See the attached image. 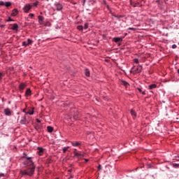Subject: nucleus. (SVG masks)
Masks as SVG:
<instances>
[{"label": "nucleus", "instance_id": "f257e3e1", "mask_svg": "<svg viewBox=\"0 0 179 179\" xmlns=\"http://www.w3.org/2000/svg\"><path fill=\"white\" fill-rule=\"evenodd\" d=\"M24 164L27 169L20 171V174H22V176H28L29 177H31V176L34 174V170L36 169L34 162L31 161H27L24 162Z\"/></svg>", "mask_w": 179, "mask_h": 179}, {"label": "nucleus", "instance_id": "f03ea898", "mask_svg": "<svg viewBox=\"0 0 179 179\" xmlns=\"http://www.w3.org/2000/svg\"><path fill=\"white\" fill-rule=\"evenodd\" d=\"M134 73H141L142 72V66H138L136 68H132Z\"/></svg>", "mask_w": 179, "mask_h": 179}, {"label": "nucleus", "instance_id": "7ed1b4c3", "mask_svg": "<svg viewBox=\"0 0 179 179\" xmlns=\"http://www.w3.org/2000/svg\"><path fill=\"white\" fill-rule=\"evenodd\" d=\"M55 7L56 8V10H57L58 12H59L60 10H62V8H64L62 6V4L58 2L55 3Z\"/></svg>", "mask_w": 179, "mask_h": 179}, {"label": "nucleus", "instance_id": "20e7f679", "mask_svg": "<svg viewBox=\"0 0 179 179\" xmlns=\"http://www.w3.org/2000/svg\"><path fill=\"white\" fill-rule=\"evenodd\" d=\"M31 8H33V6L30 4H26L23 8V10L25 12V13H28L29 10H30Z\"/></svg>", "mask_w": 179, "mask_h": 179}, {"label": "nucleus", "instance_id": "39448f33", "mask_svg": "<svg viewBox=\"0 0 179 179\" xmlns=\"http://www.w3.org/2000/svg\"><path fill=\"white\" fill-rule=\"evenodd\" d=\"M20 122L22 125H26V124H29V121H27V120L26 119V115L21 117V120H20Z\"/></svg>", "mask_w": 179, "mask_h": 179}, {"label": "nucleus", "instance_id": "423d86ee", "mask_svg": "<svg viewBox=\"0 0 179 179\" xmlns=\"http://www.w3.org/2000/svg\"><path fill=\"white\" fill-rule=\"evenodd\" d=\"M73 155L78 159H82V157H85V155L82 154L80 152H78L76 151H74Z\"/></svg>", "mask_w": 179, "mask_h": 179}, {"label": "nucleus", "instance_id": "0eeeda50", "mask_svg": "<svg viewBox=\"0 0 179 179\" xmlns=\"http://www.w3.org/2000/svg\"><path fill=\"white\" fill-rule=\"evenodd\" d=\"M32 43H33V41H31V39L28 38L27 41L22 42V45H24V47H27V45H31Z\"/></svg>", "mask_w": 179, "mask_h": 179}, {"label": "nucleus", "instance_id": "6e6552de", "mask_svg": "<svg viewBox=\"0 0 179 179\" xmlns=\"http://www.w3.org/2000/svg\"><path fill=\"white\" fill-rule=\"evenodd\" d=\"M26 86H27V85L24 83L20 84L19 89H20V92H21V93H23V90H24V88L26 87Z\"/></svg>", "mask_w": 179, "mask_h": 179}, {"label": "nucleus", "instance_id": "1a4fd4ad", "mask_svg": "<svg viewBox=\"0 0 179 179\" xmlns=\"http://www.w3.org/2000/svg\"><path fill=\"white\" fill-rule=\"evenodd\" d=\"M38 154L39 155V156H43V153L44 152V149H43V148H38Z\"/></svg>", "mask_w": 179, "mask_h": 179}, {"label": "nucleus", "instance_id": "9d476101", "mask_svg": "<svg viewBox=\"0 0 179 179\" xmlns=\"http://www.w3.org/2000/svg\"><path fill=\"white\" fill-rule=\"evenodd\" d=\"M38 22H39L40 24H43V22H44V17H43L41 15H38Z\"/></svg>", "mask_w": 179, "mask_h": 179}, {"label": "nucleus", "instance_id": "9b49d317", "mask_svg": "<svg viewBox=\"0 0 179 179\" xmlns=\"http://www.w3.org/2000/svg\"><path fill=\"white\" fill-rule=\"evenodd\" d=\"M23 157H24V159H27V160H25V161H24V162H33V161L31 160V157H27V155H26V154H24Z\"/></svg>", "mask_w": 179, "mask_h": 179}, {"label": "nucleus", "instance_id": "f8f14e48", "mask_svg": "<svg viewBox=\"0 0 179 179\" xmlns=\"http://www.w3.org/2000/svg\"><path fill=\"white\" fill-rule=\"evenodd\" d=\"M17 13H18L17 9L14 8L12 11L11 16H17Z\"/></svg>", "mask_w": 179, "mask_h": 179}, {"label": "nucleus", "instance_id": "ddd939ff", "mask_svg": "<svg viewBox=\"0 0 179 179\" xmlns=\"http://www.w3.org/2000/svg\"><path fill=\"white\" fill-rule=\"evenodd\" d=\"M4 113H5L6 115H10L12 114L10 108L5 109Z\"/></svg>", "mask_w": 179, "mask_h": 179}, {"label": "nucleus", "instance_id": "4468645a", "mask_svg": "<svg viewBox=\"0 0 179 179\" xmlns=\"http://www.w3.org/2000/svg\"><path fill=\"white\" fill-rule=\"evenodd\" d=\"M156 87H157V85L156 84H152L148 86V89H150V90H152V89H156Z\"/></svg>", "mask_w": 179, "mask_h": 179}, {"label": "nucleus", "instance_id": "2eb2a0df", "mask_svg": "<svg viewBox=\"0 0 179 179\" xmlns=\"http://www.w3.org/2000/svg\"><path fill=\"white\" fill-rule=\"evenodd\" d=\"M71 143L73 146H79L81 145L80 142H78V141H76V142L71 141Z\"/></svg>", "mask_w": 179, "mask_h": 179}, {"label": "nucleus", "instance_id": "dca6fc26", "mask_svg": "<svg viewBox=\"0 0 179 179\" xmlns=\"http://www.w3.org/2000/svg\"><path fill=\"white\" fill-rule=\"evenodd\" d=\"M19 28V25H17V24H12V29L14 30V31H17V29Z\"/></svg>", "mask_w": 179, "mask_h": 179}, {"label": "nucleus", "instance_id": "f3484780", "mask_svg": "<svg viewBox=\"0 0 179 179\" xmlns=\"http://www.w3.org/2000/svg\"><path fill=\"white\" fill-rule=\"evenodd\" d=\"M133 6H134V8H138L139 6H142V4L139 1H138L136 3H134L133 4Z\"/></svg>", "mask_w": 179, "mask_h": 179}, {"label": "nucleus", "instance_id": "a211bd4d", "mask_svg": "<svg viewBox=\"0 0 179 179\" xmlns=\"http://www.w3.org/2000/svg\"><path fill=\"white\" fill-rule=\"evenodd\" d=\"M31 94V90L28 88L25 92V96H30Z\"/></svg>", "mask_w": 179, "mask_h": 179}, {"label": "nucleus", "instance_id": "6ab92c4d", "mask_svg": "<svg viewBox=\"0 0 179 179\" xmlns=\"http://www.w3.org/2000/svg\"><path fill=\"white\" fill-rule=\"evenodd\" d=\"M113 41H115V43H120V42L122 41V38H118V37L114 38Z\"/></svg>", "mask_w": 179, "mask_h": 179}, {"label": "nucleus", "instance_id": "aec40b11", "mask_svg": "<svg viewBox=\"0 0 179 179\" xmlns=\"http://www.w3.org/2000/svg\"><path fill=\"white\" fill-rule=\"evenodd\" d=\"M85 76H87V78H89V76H90V71H89V69H86L85 70Z\"/></svg>", "mask_w": 179, "mask_h": 179}, {"label": "nucleus", "instance_id": "412c9836", "mask_svg": "<svg viewBox=\"0 0 179 179\" xmlns=\"http://www.w3.org/2000/svg\"><path fill=\"white\" fill-rule=\"evenodd\" d=\"M122 84L125 86L126 87H127L128 86H129V83H128V82L125 81V80H122Z\"/></svg>", "mask_w": 179, "mask_h": 179}, {"label": "nucleus", "instance_id": "4be33fe9", "mask_svg": "<svg viewBox=\"0 0 179 179\" xmlns=\"http://www.w3.org/2000/svg\"><path fill=\"white\" fill-rule=\"evenodd\" d=\"M131 115H132L133 118L136 117V112H135V110H131Z\"/></svg>", "mask_w": 179, "mask_h": 179}, {"label": "nucleus", "instance_id": "5701e85b", "mask_svg": "<svg viewBox=\"0 0 179 179\" xmlns=\"http://www.w3.org/2000/svg\"><path fill=\"white\" fill-rule=\"evenodd\" d=\"M47 129H48V132H50V133H51V132H52V131H54V128H52V127H51V126H48L47 127Z\"/></svg>", "mask_w": 179, "mask_h": 179}, {"label": "nucleus", "instance_id": "b1692460", "mask_svg": "<svg viewBox=\"0 0 179 179\" xmlns=\"http://www.w3.org/2000/svg\"><path fill=\"white\" fill-rule=\"evenodd\" d=\"M27 114H29V115H33V114H34V108H32L31 110H29V112H27L26 115H27Z\"/></svg>", "mask_w": 179, "mask_h": 179}, {"label": "nucleus", "instance_id": "393cba45", "mask_svg": "<svg viewBox=\"0 0 179 179\" xmlns=\"http://www.w3.org/2000/svg\"><path fill=\"white\" fill-rule=\"evenodd\" d=\"M4 5H5V6H6L7 8H8V6H10V5H12V3H10V2H6L5 3H4Z\"/></svg>", "mask_w": 179, "mask_h": 179}, {"label": "nucleus", "instance_id": "a878e982", "mask_svg": "<svg viewBox=\"0 0 179 179\" xmlns=\"http://www.w3.org/2000/svg\"><path fill=\"white\" fill-rule=\"evenodd\" d=\"M172 166L175 169H179V164H173Z\"/></svg>", "mask_w": 179, "mask_h": 179}, {"label": "nucleus", "instance_id": "bb28decb", "mask_svg": "<svg viewBox=\"0 0 179 179\" xmlns=\"http://www.w3.org/2000/svg\"><path fill=\"white\" fill-rule=\"evenodd\" d=\"M69 149V147H65L63 148V153H66V151Z\"/></svg>", "mask_w": 179, "mask_h": 179}, {"label": "nucleus", "instance_id": "cd10ccee", "mask_svg": "<svg viewBox=\"0 0 179 179\" xmlns=\"http://www.w3.org/2000/svg\"><path fill=\"white\" fill-rule=\"evenodd\" d=\"M73 119H74V120H78V113H75V114L73 115Z\"/></svg>", "mask_w": 179, "mask_h": 179}, {"label": "nucleus", "instance_id": "c85d7f7f", "mask_svg": "<svg viewBox=\"0 0 179 179\" xmlns=\"http://www.w3.org/2000/svg\"><path fill=\"white\" fill-rule=\"evenodd\" d=\"M87 27H89V24L85 23L84 25V29L86 30V29H87Z\"/></svg>", "mask_w": 179, "mask_h": 179}, {"label": "nucleus", "instance_id": "c756f323", "mask_svg": "<svg viewBox=\"0 0 179 179\" xmlns=\"http://www.w3.org/2000/svg\"><path fill=\"white\" fill-rule=\"evenodd\" d=\"M78 30H83V26H82V25L78 26Z\"/></svg>", "mask_w": 179, "mask_h": 179}, {"label": "nucleus", "instance_id": "7c9ffc66", "mask_svg": "<svg viewBox=\"0 0 179 179\" xmlns=\"http://www.w3.org/2000/svg\"><path fill=\"white\" fill-rule=\"evenodd\" d=\"M134 62H135V64H139V60L138 59H134Z\"/></svg>", "mask_w": 179, "mask_h": 179}, {"label": "nucleus", "instance_id": "2f4dec72", "mask_svg": "<svg viewBox=\"0 0 179 179\" xmlns=\"http://www.w3.org/2000/svg\"><path fill=\"white\" fill-rule=\"evenodd\" d=\"M37 5H38V1H36L35 3H33L32 6H37Z\"/></svg>", "mask_w": 179, "mask_h": 179}, {"label": "nucleus", "instance_id": "473e14b6", "mask_svg": "<svg viewBox=\"0 0 179 179\" xmlns=\"http://www.w3.org/2000/svg\"><path fill=\"white\" fill-rule=\"evenodd\" d=\"M6 22H13V20L12 18L8 17V19L6 20Z\"/></svg>", "mask_w": 179, "mask_h": 179}, {"label": "nucleus", "instance_id": "72a5a7b5", "mask_svg": "<svg viewBox=\"0 0 179 179\" xmlns=\"http://www.w3.org/2000/svg\"><path fill=\"white\" fill-rule=\"evenodd\" d=\"M3 73H0V80H2V76H3Z\"/></svg>", "mask_w": 179, "mask_h": 179}, {"label": "nucleus", "instance_id": "f704fd0d", "mask_svg": "<svg viewBox=\"0 0 179 179\" xmlns=\"http://www.w3.org/2000/svg\"><path fill=\"white\" fill-rule=\"evenodd\" d=\"M5 5V3L3 1H0V6H3Z\"/></svg>", "mask_w": 179, "mask_h": 179}, {"label": "nucleus", "instance_id": "c9c22d12", "mask_svg": "<svg viewBox=\"0 0 179 179\" xmlns=\"http://www.w3.org/2000/svg\"><path fill=\"white\" fill-rule=\"evenodd\" d=\"M29 16H30L31 18H32V17H34V14L30 13V14L29 15Z\"/></svg>", "mask_w": 179, "mask_h": 179}, {"label": "nucleus", "instance_id": "e433bc0d", "mask_svg": "<svg viewBox=\"0 0 179 179\" xmlns=\"http://www.w3.org/2000/svg\"><path fill=\"white\" fill-rule=\"evenodd\" d=\"M1 177H5V174H3V173H0V178H1Z\"/></svg>", "mask_w": 179, "mask_h": 179}, {"label": "nucleus", "instance_id": "4c0bfd02", "mask_svg": "<svg viewBox=\"0 0 179 179\" xmlns=\"http://www.w3.org/2000/svg\"><path fill=\"white\" fill-rule=\"evenodd\" d=\"M98 169H99V170H101V165L99 164V165L98 166Z\"/></svg>", "mask_w": 179, "mask_h": 179}, {"label": "nucleus", "instance_id": "58836bf2", "mask_svg": "<svg viewBox=\"0 0 179 179\" xmlns=\"http://www.w3.org/2000/svg\"><path fill=\"white\" fill-rule=\"evenodd\" d=\"M172 48H177V45H173Z\"/></svg>", "mask_w": 179, "mask_h": 179}, {"label": "nucleus", "instance_id": "ea45409f", "mask_svg": "<svg viewBox=\"0 0 179 179\" xmlns=\"http://www.w3.org/2000/svg\"><path fill=\"white\" fill-rule=\"evenodd\" d=\"M138 90L140 93H142V90L141 88H138Z\"/></svg>", "mask_w": 179, "mask_h": 179}, {"label": "nucleus", "instance_id": "a19ab883", "mask_svg": "<svg viewBox=\"0 0 179 179\" xmlns=\"http://www.w3.org/2000/svg\"><path fill=\"white\" fill-rule=\"evenodd\" d=\"M0 27H1V29H3V27H5V25H3V24L1 25L0 24Z\"/></svg>", "mask_w": 179, "mask_h": 179}, {"label": "nucleus", "instance_id": "79ce46f5", "mask_svg": "<svg viewBox=\"0 0 179 179\" xmlns=\"http://www.w3.org/2000/svg\"><path fill=\"white\" fill-rule=\"evenodd\" d=\"M83 5H85V3H86V0H83Z\"/></svg>", "mask_w": 179, "mask_h": 179}, {"label": "nucleus", "instance_id": "37998d69", "mask_svg": "<svg viewBox=\"0 0 179 179\" xmlns=\"http://www.w3.org/2000/svg\"><path fill=\"white\" fill-rule=\"evenodd\" d=\"M37 122H41V121H40V120L37 119L36 120Z\"/></svg>", "mask_w": 179, "mask_h": 179}, {"label": "nucleus", "instance_id": "c03bdc74", "mask_svg": "<svg viewBox=\"0 0 179 179\" xmlns=\"http://www.w3.org/2000/svg\"><path fill=\"white\" fill-rule=\"evenodd\" d=\"M23 113H25V114H26V113H27V112H26V109L23 110Z\"/></svg>", "mask_w": 179, "mask_h": 179}, {"label": "nucleus", "instance_id": "a18cd8bd", "mask_svg": "<svg viewBox=\"0 0 179 179\" xmlns=\"http://www.w3.org/2000/svg\"><path fill=\"white\" fill-rule=\"evenodd\" d=\"M142 94H146V93L145 92H141Z\"/></svg>", "mask_w": 179, "mask_h": 179}, {"label": "nucleus", "instance_id": "49530a36", "mask_svg": "<svg viewBox=\"0 0 179 179\" xmlns=\"http://www.w3.org/2000/svg\"><path fill=\"white\" fill-rule=\"evenodd\" d=\"M129 30H134V28H129Z\"/></svg>", "mask_w": 179, "mask_h": 179}, {"label": "nucleus", "instance_id": "de8ad7c7", "mask_svg": "<svg viewBox=\"0 0 179 179\" xmlns=\"http://www.w3.org/2000/svg\"><path fill=\"white\" fill-rule=\"evenodd\" d=\"M75 152H76V150H78L76 148L74 149Z\"/></svg>", "mask_w": 179, "mask_h": 179}, {"label": "nucleus", "instance_id": "09e8293b", "mask_svg": "<svg viewBox=\"0 0 179 179\" xmlns=\"http://www.w3.org/2000/svg\"><path fill=\"white\" fill-rule=\"evenodd\" d=\"M1 22H2V19H0V23H1Z\"/></svg>", "mask_w": 179, "mask_h": 179}, {"label": "nucleus", "instance_id": "8fccbe9b", "mask_svg": "<svg viewBox=\"0 0 179 179\" xmlns=\"http://www.w3.org/2000/svg\"><path fill=\"white\" fill-rule=\"evenodd\" d=\"M85 162H89V160L88 159H85Z\"/></svg>", "mask_w": 179, "mask_h": 179}, {"label": "nucleus", "instance_id": "3c124183", "mask_svg": "<svg viewBox=\"0 0 179 179\" xmlns=\"http://www.w3.org/2000/svg\"><path fill=\"white\" fill-rule=\"evenodd\" d=\"M138 1H145V0H138Z\"/></svg>", "mask_w": 179, "mask_h": 179}]
</instances>
